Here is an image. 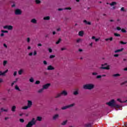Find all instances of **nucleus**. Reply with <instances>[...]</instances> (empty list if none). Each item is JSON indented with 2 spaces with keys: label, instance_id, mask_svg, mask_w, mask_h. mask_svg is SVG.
I'll use <instances>...</instances> for the list:
<instances>
[{
  "label": "nucleus",
  "instance_id": "52",
  "mask_svg": "<svg viewBox=\"0 0 127 127\" xmlns=\"http://www.w3.org/2000/svg\"><path fill=\"white\" fill-rule=\"evenodd\" d=\"M43 64L44 65H47V62L46 61H44Z\"/></svg>",
  "mask_w": 127,
  "mask_h": 127
},
{
  "label": "nucleus",
  "instance_id": "10",
  "mask_svg": "<svg viewBox=\"0 0 127 127\" xmlns=\"http://www.w3.org/2000/svg\"><path fill=\"white\" fill-rule=\"evenodd\" d=\"M27 106L30 109L32 107V101L31 100H27Z\"/></svg>",
  "mask_w": 127,
  "mask_h": 127
},
{
  "label": "nucleus",
  "instance_id": "6",
  "mask_svg": "<svg viewBox=\"0 0 127 127\" xmlns=\"http://www.w3.org/2000/svg\"><path fill=\"white\" fill-rule=\"evenodd\" d=\"M51 86V84L50 83H47L44 85H43V88L44 90H47Z\"/></svg>",
  "mask_w": 127,
  "mask_h": 127
},
{
  "label": "nucleus",
  "instance_id": "25",
  "mask_svg": "<svg viewBox=\"0 0 127 127\" xmlns=\"http://www.w3.org/2000/svg\"><path fill=\"white\" fill-rule=\"evenodd\" d=\"M44 20H50V16H45L43 18Z\"/></svg>",
  "mask_w": 127,
  "mask_h": 127
},
{
  "label": "nucleus",
  "instance_id": "42",
  "mask_svg": "<svg viewBox=\"0 0 127 127\" xmlns=\"http://www.w3.org/2000/svg\"><path fill=\"white\" fill-rule=\"evenodd\" d=\"M35 84L36 85H39V84H40V81H39V80L36 81Z\"/></svg>",
  "mask_w": 127,
  "mask_h": 127
},
{
  "label": "nucleus",
  "instance_id": "32",
  "mask_svg": "<svg viewBox=\"0 0 127 127\" xmlns=\"http://www.w3.org/2000/svg\"><path fill=\"white\" fill-rule=\"evenodd\" d=\"M120 76H121V74L119 73L114 74L113 75V77H120Z\"/></svg>",
  "mask_w": 127,
  "mask_h": 127
},
{
  "label": "nucleus",
  "instance_id": "60",
  "mask_svg": "<svg viewBox=\"0 0 127 127\" xmlns=\"http://www.w3.org/2000/svg\"><path fill=\"white\" fill-rule=\"evenodd\" d=\"M49 52H50V53H52V49H49Z\"/></svg>",
  "mask_w": 127,
  "mask_h": 127
},
{
  "label": "nucleus",
  "instance_id": "56",
  "mask_svg": "<svg viewBox=\"0 0 127 127\" xmlns=\"http://www.w3.org/2000/svg\"><path fill=\"white\" fill-rule=\"evenodd\" d=\"M121 11H125V7H122L121 8Z\"/></svg>",
  "mask_w": 127,
  "mask_h": 127
},
{
  "label": "nucleus",
  "instance_id": "13",
  "mask_svg": "<svg viewBox=\"0 0 127 127\" xmlns=\"http://www.w3.org/2000/svg\"><path fill=\"white\" fill-rule=\"evenodd\" d=\"M15 14H16L17 15L21 14V10L19 9H16L15 11Z\"/></svg>",
  "mask_w": 127,
  "mask_h": 127
},
{
  "label": "nucleus",
  "instance_id": "59",
  "mask_svg": "<svg viewBox=\"0 0 127 127\" xmlns=\"http://www.w3.org/2000/svg\"><path fill=\"white\" fill-rule=\"evenodd\" d=\"M57 31H61V28H58L57 29Z\"/></svg>",
  "mask_w": 127,
  "mask_h": 127
},
{
  "label": "nucleus",
  "instance_id": "49",
  "mask_svg": "<svg viewBox=\"0 0 127 127\" xmlns=\"http://www.w3.org/2000/svg\"><path fill=\"white\" fill-rule=\"evenodd\" d=\"M66 49H66V48L64 47V48H62L61 49V51H64V50H66Z\"/></svg>",
  "mask_w": 127,
  "mask_h": 127
},
{
  "label": "nucleus",
  "instance_id": "1",
  "mask_svg": "<svg viewBox=\"0 0 127 127\" xmlns=\"http://www.w3.org/2000/svg\"><path fill=\"white\" fill-rule=\"evenodd\" d=\"M42 121V117L38 116L36 118V120H35V118H33L26 126V127H32L33 126L36 124V122H41Z\"/></svg>",
  "mask_w": 127,
  "mask_h": 127
},
{
  "label": "nucleus",
  "instance_id": "18",
  "mask_svg": "<svg viewBox=\"0 0 127 127\" xmlns=\"http://www.w3.org/2000/svg\"><path fill=\"white\" fill-rule=\"evenodd\" d=\"M91 39L94 40L95 42H98V41H99V40H100V38H96V37L92 36L91 38Z\"/></svg>",
  "mask_w": 127,
  "mask_h": 127
},
{
  "label": "nucleus",
  "instance_id": "39",
  "mask_svg": "<svg viewBox=\"0 0 127 127\" xmlns=\"http://www.w3.org/2000/svg\"><path fill=\"white\" fill-rule=\"evenodd\" d=\"M65 10H71L72 9V8L71 7H65L64 9Z\"/></svg>",
  "mask_w": 127,
  "mask_h": 127
},
{
  "label": "nucleus",
  "instance_id": "5",
  "mask_svg": "<svg viewBox=\"0 0 127 127\" xmlns=\"http://www.w3.org/2000/svg\"><path fill=\"white\" fill-rule=\"evenodd\" d=\"M4 29H8V30H12L13 27L11 25H5L3 26Z\"/></svg>",
  "mask_w": 127,
  "mask_h": 127
},
{
  "label": "nucleus",
  "instance_id": "44",
  "mask_svg": "<svg viewBox=\"0 0 127 127\" xmlns=\"http://www.w3.org/2000/svg\"><path fill=\"white\" fill-rule=\"evenodd\" d=\"M121 31L122 32H123L124 33H126L127 32V30H126V29L123 28L121 29Z\"/></svg>",
  "mask_w": 127,
  "mask_h": 127
},
{
  "label": "nucleus",
  "instance_id": "46",
  "mask_svg": "<svg viewBox=\"0 0 127 127\" xmlns=\"http://www.w3.org/2000/svg\"><path fill=\"white\" fill-rule=\"evenodd\" d=\"M53 58H55V56L54 55L50 56V59H53Z\"/></svg>",
  "mask_w": 127,
  "mask_h": 127
},
{
  "label": "nucleus",
  "instance_id": "24",
  "mask_svg": "<svg viewBox=\"0 0 127 127\" xmlns=\"http://www.w3.org/2000/svg\"><path fill=\"white\" fill-rule=\"evenodd\" d=\"M123 50H124V48H122L119 50H117L115 51V53H119V52H122V51H123Z\"/></svg>",
  "mask_w": 127,
  "mask_h": 127
},
{
  "label": "nucleus",
  "instance_id": "8",
  "mask_svg": "<svg viewBox=\"0 0 127 127\" xmlns=\"http://www.w3.org/2000/svg\"><path fill=\"white\" fill-rule=\"evenodd\" d=\"M33 55V56H36V55H37V52L36 51V50H34L33 53L30 52L28 54L29 56H32Z\"/></svg>",
  "mask_w": 127,
  "mask_h": 127
},
{
  "label": "nucleus",
  "instance_id": "21",
  "mask_svg": "<svg viewBox=\"0 0 127 127\" xmlns=\"http://www.w3.org/2000/svg\"><path fill=\"white\" fill-rule=\"evenodd\" d=\"M105 41H107V42H109V41L111 42L113 41V37H110L109 38H106L105 39Z\"/></svg>",
  "mask_w": 127,
  "mask_h": 127
},
{
  "label": "nucleus",
  "instance_id": "35",
  "mask_svg": "<svg viewBox=\"0 0 127 127\" xmlns=\"http://www.w3.org/2000/svg\"><path fill=\"white\" fill-rule=\"evenodd\" d=\"M29 82L31 83H33V82H34V78H33V77H30L29 79Z\"/></svg>",
  "mask_w": 127,
  "mask_h": 127
},
{
  "label": "nucleus",
  "instance_id": "50",
  "mask_svg": "<svg viewBox=\"0 0 127 127\" xmlns=\"http://www.w3.org/2000/svg\"><path fill=\"white\" fill-rule=\"evenodd\" d=\"M92 74L93 76H96V75H98V73L95 72H92Z\"/></svg>",
  "mask_w": 127,
  "mask_h": 127
},
{
  "label": "nucleus",
  "instance_id": "45",
  "mask_svg": "<svg viewBox=\"0 0 127 127\" xmlns=\"http://www.w3.org/2000/svg\"><path fill=\"white\" fill-rule=\"evenodd\" d=\"M1 32H2V33H8V31H4L3 30H1Z\"/></svg>",
  "mask_w": 127,
  "mask_h": 127
},
{
  "label": "nucleus",
  "instance_id": "55",
  "mask_svg": "<svg viewBox=\"0 0 127 127\" xmlns=\"http://www.w3.org/2000/svg\"><path fill=\"white\" fill-rule=\"evenodd\" d=\"M20 123H24V120H23L22 119H20Z\"/></svg>",
  "mask_w": 127,
  "mask_h": 127
},
{
  "label": "nucleus",
  "instance_id": "2",
  "mask_svg": "<svg viewBox=\"0 0 127 127\" xmlns=\"http://www.w3.org/2000/svg\"><path fill=\"white\" fill-rule=\"evenodd\" d=\"M83 89L85 90H93L95 88V84L93 83H88L83 86Z\"/></svg>",
  "mask_w": 127,
  "mask_h": 127
},
{
  "label": "nucleus",
  "instance_id": "17",
  "mask_svg": "<svg viewBox=\"0 0 127 127\" xmlns=\"http://www.w3.org/2000/svg\"><path fill=\"white\" fill-rule=\"evenodd\" d=\"M83 23H85V24H86L87 25H91V23L90 21H88L86 20H83Z\"/></svg>",
  "mask_w": 127,
  "mask_h": 127
},
{
  "label": "nucleus",
  "instance_id": "47",
  "mask_svg": "<svg viewBox=\"0 0 127 127\" xmlns=\"http://www.w3.org/2000/svg\"><path fill=\"white\" fill-rule=\"evenodd\" d=\"M27 43H29L30 42V38L29 37L27 38Z\"/></svg>",
  "mask_w": 127,
  "mask_h": 127
},
{
  "label": "nucleus",
  "instance_id": "40",
  "mask_svg": "<svg viewBox=\"0 0 127 127\" xmlns=\"http://www.w3.org/2000/svg\"><path fill=\"white\" fill-rule=\"evenodd\" d=\"M7 64V61H3V65L4 66L5 65Z\"/></svg>",
  "mask_w": 127,
  "mask_h": 127
},
{
  "label": "nucleus",
  "instance_id": "37",
  "mask_svg": "<svg viewBox=\"0 0 127 127\" xmlns=\"http://www.w3.org/2000/svg\"><path fill=\"white\" fill-rule=\"evenodd\" d=\"M35 2L36 4H39V3H41V1L40 0H35Z\"/></svg>",
  "mask_w": 127,
  "mask_h": 127
},
{
  "label": "nucleus",
  "instance_id": "54",
  "mask_svg": "<svg viewBox=\"0 0 127 127\" xmlns=\"http://www.w3.org/2000/svg\"><path fill=\"white\" fill-rule=\"evenodd\" d=\"M116 29H117L119 31L122 30V28H121L120 27H117Z\"/></svg>",
  "mask_w": 127,
  "mask_h": 127
},
{
  "label": "nucleus",
  "instance_id": "14",
  "mask_svg": "<svg viewBox=\"0 0 127 127\" xmlns=\"http://www.w3.org/2000/svg\"><path fill=\"white\" fill-rule=\"evenodd\" d=\"M31 23H33L34 24H37V20L35 18H32L30 20Z\"/></svg>",
  "mask_w": 127,
  "mask_h": 127
},
{
  "label": "nucleus",
  "instance_id": "62",
  "mask_svg": "<svg viewBox=\"0 0 127 127\" xmlns=\"http://www.w3.org/2000/svg\"><path fill=\"white\" fill-rule=\"evenodd\" d=\"M27 49H28V50H30V49H31V47L28 46Z\"/></svg>",
  "mask_w": 127,
  "mask_h": 127
},
{
  "label": "nucleus",
  "instance_id": "11",
  "mask_svg": "<svg viewBox=\"0 0 127 127\" xmlns=\"http://www.w3.org/2000/svg\"><path fill=\"white\" fill-rule=\"evenodd\" d=\"M61 94L62 96H67L68 92L66 90H63V91H62L61 92Z\"/></svg>",
  "mask_w": 127,
  "mask_h": 127
},
{
  "label": "nucleus",
  "instance_id": "7",
  "mask_svg": "<svg viewBox=\"0 0 127 127\" xmlns=\"http://www.w3.org/2000/svg\"><path fill=\"white\" fill-rule=\"evenodd\" d=\"M47 70L48 71H53V70H55V67L51 65H50L47 66Z\"/></svg>",
  "mask_w": 127,
  "mask_h": 127
},
{
  "label": "nucleus",
  "instance_id": "48",
  "mask_svg": "<svg viewBox=\"0 0 127 127\" xmlns=\"http://www.w3.org/2000/svg\"><path fill=\"white\" fill-rule=\"evenodd\" d=\"M120 43H121V44H123L124 45L127 44V42H124L123 41H120Z\"/></svg>",
  "mask_w": 127,
  "mask_h": 127
},
{
  "label": "nucleus",
  "instance_id": "19",
  "mask_svg": "<svg viewBox=\"0 0 127 127\" xmlns=\"http://www.w3.org/2000/svg\"><path fill=\"white\" fill-rule=\"evenodd\" d=\"M79 36H81V37L84 36V31H80L78 32Z\"/></svg>",
  "mask_w": 127,
  "mask_h": 127
},
{
  "label": "nucleus",
  "instance_id": "36",
  "mask_svg": "<svg viewBox=\"0 0 127 127\" xmlns=\"http://www.w3.org/2000/svg\"><path fill=\"white\" fill-rule=\"evenodd\" d=\"M27 109H30L27 105L22 108V110H27Z\"/></svg>",
  "mask_w": 127,
  "mask_h": 127
},
{
  "label": "nucleus",
  "instance_id": "53",
  "mask_svg": "<svg viewBox=\"0 0 127 127\" xmlns=\"http://www.w3.org/2000/svg\"><path fill=\"white\" fill-rule=\"evenodd\" d=\"M97 79H101V78H102V75H98L96 77Z\"/></svg>",
  "mask_w": 127,
  "mask_h": 127
},
{
  "label": "nucleus",
  "instance_id": "31",
  "mask_svg": "<svg viewBox=\"0 0 127 127\" xmlns=\"http://www.w3.org/2000/svg\"><path fill=\"white\" fill-rule=\"evenodd\" d=\"M74 106H75V103H72L71 104L67 105V107H68V109H70V108H73V107H74Z\"/></svg>",
  "mask_w": 127,
  "mask_h": 127
},
{
  "label": "nucleus",
  "instance_id": "16",
  "mask_svg": "<svg viewBox=\"0 0 127 127\" xmlns=\"http://www.w3.org/2000/svg\"><path fill=\"white\" fill-rule=\"evenodd\" d=\"M15 110H16V106L14 105L11 107V111L12 112V113H14V112H15Z\"/></svg>",
  "mask_w": 127,
  "mask_h": 127
},
{
  "label": "nucleus",
  "instance_id": "57",
  "mask_svg": "<svg viewBox=\"0 0 127 127\" xmlns=\"http://www.w3.org/2000/svg\"><path fill=\"white\" fill-rule=\"evenodd\" d=\"M3 45L5 48H7V45H6V44H3Z\"/></svg>",
  "mask_w": 127,
  "mask_h": 127
},
{
  "label": "nucleus",
  "instance_id": "28",
  "mask_svg": "<svg viewBox=\"0 0 127 127\" xmlns=\"http://www.w3.org/2000/svg\"><path fill=\"white\" fill-rule=\"evenodd\" d=\"M62 94H61V93H59L58 94H57V95L55 96V99H58V98H60V97H61Z\"/></svg>",
  "mask_w": 127,
  "mask_h": 127
},
{
  "label": "nucleus",
  "instance_id": "22",
  "mask_svg": "<svg viewBox=\"0 0 127 127\" xmlns=\"http://www.w3.org/2000/svg\"><path fill=\"white\" fill-rule=\"evenodd\" d=\"M79 94V89H76V91H74L73 92V95H74V96H77V95Z\"/></svg>",
  "mask_w": 127,
  "mask_h": 127
},
{
  "label": "nucleus",
  "instance_id": "29",
  "mask_svg": "<svg viewBox=\"0 0 127 127\" xmlns=\"http://www.w3.org/2000/svg\"><path fill=\"white\" fill-rule=\"evenodd\" d=\"M43 91H44V89L42 87V88L40 89L38 91V93H39V94H41L42 93H43Z\"/></svg>",
  "mask_w": 127,
  "mask_h": 127
},
{
  "label": "nucleus",
  "instance_id": "34",
  "mask_svg": "<svg viewBox=\"0 0 127 127\" xmlns=\"http://www.w3.org/2000/svg\"><path fill=\"white\" fill-rule=\"evenodd\" d=\"M117 101H118V102H120V103H127V100L124 101H122V100L120 98H118L117 99Z\"/></svg>",
  "mask_w": 127,
  "mask_h": 127
},
{
  "label": "nucleus",
  "instance_id": "41",
  "mask_svg": "<svg viewBox=\"0 0 127 127\" xmlns=\"http://www.w3.org/2000/svg\"><path fill=\"white\" fill-rule=\"evenodd\" d=\"M114 36L117 37H120L121 36V35L120 34H118L117 33H114Z\"/></svg>",
  "mask_w": 127,
  "mask_h": 127
},
{
  "label": "nucleus",
  "instance_id": "33",
  "mask_svg": "<svg viewBox=\"0 0 127 127\" xmlns=\"http://www.w3.org/2000/svg\"><path fill=\"white\" fill-rule=\"evenodd\" d=\"M67 109H68V105L64 106V107H62V108H61V109L63 110H67Z\"/></svg>",
  "mask_w": 127,
  "mask_h": 127
},
{
  "label": "nucleus",
  "instance_id": "30",
  "mask_svg": "<svg viewBox=\"0 0 127 127\" xmlns=\"http://www.w3.org/2000/svg\"><path fill=\"white\" fill-rule=\"evenodd\" d=\"M15 89H16V91H18L19 92H20V89L18 87L17 85L15 86Z\"/></svg>",
  "mask_w": 127,
  "mask_h": 127
},
{
  "label": "nucleus",
  "instance_id": "3",
  "mask_svg": "<svg viewBox=\"0 0 127 127\" xmlns=\"http://www.w3.org/2000/svg\"><path fill=\"white\" fill-rule=\"evenodd\" d=\"M115 100L112 99L109 102L106 103V105H108V106H109V107H117V108H119L120 106L115 105Z\"/></svg>",
  "mask_w": 127,
  "mask_h": 127
},
{
  "label": "nucleus",
  "instance_id": "23",
  "mask_svg": "<svg viewBox=\"0 0 127 127\" xmlns=\"http://www.w3.org/2000/svg\"><path fill=\"white\" fill-rule=\"evenodd\" d=\"M23 72H24V70L23 69H21L18 71V74H19V75H22Z\"/></svg>",
  "mask_w": 127,
  "mask_h": 127
},
{
  "label": "nucleus",
  "instance_id": "51",
  "mask_svg": "<svg viewBox=\"0 0 127 127\" xmlns=\"http://www.w3.org/2000/svg\"><path fill=\"white\" fill-rule=\"evenodd\" d=\"M17 74V71H14L13 73L14 77H15V76H16Z\"/></svg>",
  "mask_w": 127,
  "mask_h": 127
},
{
  "label": "nucleus",
  "instance_id": "38",
  "mask_svg": "<svg viewBox=\"0 0 127 127\" xmlns=\"http://www.w3.org/2000/svg\"><path fill=\"white\" fill-rule=\"evenodd\" d=\"M62 40L61 39H59V40L56 42V44H59V43L61 42Z\"/></svg>",
  "mask_w": 127,
  "mask_h": 127
},
{
  "label": "nucleus",
  "instance_id": "4",
  "mask_svg": "<svg viewBox=\"0 0 127 127\" xmlns=\"http://www.w3.org/2000/svg\"><path fill=\"white\" fill-rule=\"evenodd\" d=\"M105 65H107V64H102L101 66L99 67V69H101L103 70H110V65H108L106 67H104Z\"/></svg>",
  "mask_w": 127,
  "mask_h": 127
},
{
  "label": "nucleus",
  "instance_id": "26",
  "mask_svg": "<svg viewBox=\"0 0 127 127\" xmlns=\"http://www.w3.org/2000/svg\"><path fill=\"white\" fill-rule=\"evenodd\" d=\"M67 122H68L67 120H65L63 121L62 123H61V125L62 126H66V125H67Z\"/></svg>",
  "mask_w": 127,
  "mask_h": 127
},
{
  "label": "nucleus",
  "instance_id": "9",
  "mask_svg": "<svg viewBox=\"0 0 127 127\" xmlns=\"http://www.w3.org/2000/svg\"><path fill=\"white\" fill-rule=\"evenodd\" d=\"M59 118H60L59 114H56L53 116V120H54V121H56V120H58Z\"/></svg>",
  "mask_w": 127,
  "mask_h": 127
},
{
  "label": "nucleus",
  "instance_id": "20",
  "mask_svg": "<svg viewBox=\"0 0 127 127\" xmlns=\"http://www.w3.org/2000/svg\"><path fill=\"white\" fill-rule=\"evenodd\" d=\"M110 6H114V5H117V3L116 1H113L111 3H109Z\"/></svg>",
  "mask_w": 127,
  "mask_h": 127
},
{
  "label": "nucleus",
  "instance_id": "63",
  "mask_svg": "<svg viewBox=\"0 0 127 127\" xmlns=\"http://www.w3.org/2000/svg\"><path fill=\"white\" fill-rule=\"evenodd\" d=\"M114 57H119V55L118 54H115L114 55Z\"/></svg>",
  "mask_w": 127,
  "mask_h": 127
},
{
  "label": "nucleus",
  "instance_id": "58",
  "mask_svg": "<svg viewBox=\"0 0 127 127\" xmlns=\"http://www.w3.org/2000/svg\"><path fill=\"white\" fill-rule=\"evenodd\" d=\"M0 36L3 37V36H4V34H3V33H1Z\"/></svg>",
  "mask_w": 127,
  "mask_h": 127
},
{
  "label": "nucleus",
  "instance_id": "61",
  "mask_svg": "<svg viewBox=\"0 0 127 127\" xmlns=\"http://www.w3.org/2000/svg\"><path fill=\"white\" fill-rule=\"evenodd\" d=\"M78 51H79V52H83V49H78Z\"/></svg>",
  "mask_w": 127,
  "mask_h": 127
},
{
  "label": "nucleus",
  "instance_id": "12",
  "mask_svg": "<svg viewBox=\"0 0 127 127\" xmlns=\"http://www.w3.org/2000/svg\"><path fill=\"white\" fill-rule=\"evenodd\" d=\"M8 72V69L6 70L5 71L2 72L1 71H0V76H5V74Z\"/></svg>",
  "mask_w": 127,
  "mask_h": 127
},
{
  "label": "nucleus",
  "instance_id": "15",
  "mask_svg": "<svg viewBox=\"0 0 127 127\" xmlns=\"http://www.w3.org/2000/svg\"><path fill=\"white\" fill-rule=\"evenodd\" d=\"M0 110L1 112H4L5 113H8L9 109L8 108H2L0 109Z\"/></svg>",
  "mask_w": 127,
  "mask_h": 127
},
{
  "label": "nucleus",
  "instance_id": "43",
  "mask_svg": "<svg viewBox=\"0 0 127 127\" xmlns=\"http://www.w3.org/2000/svg\"><path fill=\"white\" fill-rule=\"evenodd\" d=\"M91 127V125L90 124H86L84 125V127Z\"/></svg>",
  "mask_w": 127,
  "mask_h": 127
},
{
  "label": "nucleus",
  "instance_id": "64",
  "mask_svg": "<svg viewBox=\"0 0 127 127\" xmlns=\"http://www.w3.org/2000/svg\"><path fill=\"white\" fill-rule=\"evenodd\" d=\"M37 45H38V47H41V46H42V44H40V43L38 44Z\"/></svg>",
  "mask_w": 127,
  "mask_h": 127
},
{
  "label": "nucleus",
  "instance_id": "27",
  "mask_svg": "<svg viewBox=\"0 0 127 127\" xmlns=\"http://www.w3.org/2000/svg\"><path fill=\"white\" fill-rule=\"evenodd\" d=\"M76 43H81V42H82V41H83V40H82V39L81 38H78L77 39H76Z\"/></svg>",
  "mask_w": 127,
  "mask_h": 127
}]
</instances>
